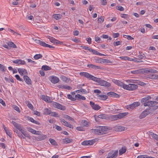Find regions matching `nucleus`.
Returning a JSON list of instances; mask_svg holds the SVG:
<instances>
[{
	"label": "nucleus",
	"mask_w": 158,
	"mask_h": 158,
	"mask_svg": "<svg viewBox=\"0 0 158 158\" xmlns=\"http://www.w3.org/2000/svg\"><path fill=\"white\" fill-rule=\"evenodd\" d=\"M80 74L82 76H84L89 79L93 80L98 83V84L101 86L109 87L111 85L109 82L101 79V78L94 77L87 72H81Z\"/></svg>",
	"instance_id": "obj_1"
},
{
	"label": "nucleus",
	"mask_w": 158,
	"mask_h": 158,
	"mask_svg": "<svg viewBox=\"0 0 158 158\" xmlns=\"http://www.w3.org/2000/svg\"><path fill=\"white\" fill-rule=\"evenodd\" d=\"M111 130V128L110 127L98 126L96 129H91V132L95 134L101 135L106 134L107 131Z\"/></svg>",
	"instance_id": "obj_2"
},
{
	"label": "nucleus",
	"mask_w": 158,
	"mask_h": 158,
	"mask_svg": "<svg viewBox=\"0 0 158 158\" xmlns=\"http://www.w3.org/2000/svg\"><path fill=\"white\" fill-rule=\"evenodd\" d=\"M127 114L126 113H122L117 115H114L110 116L108 117V120H110L112 121H115L118 119H121L124 117Z\"/></svg>",
	"instance_id": "obj_3"
},
{
	"label": "nucleus",
	"mask_w": 158,
	"mask_h": 158,
	"mask_svg": "<svg viewBox=\"0 0 158 158\" xmlns=\"http://www.w3.org/2000/svg\"><path fill=\"white\" fill-rule=\"evenodd\" d=\"M158 104V102L155 101H149L147 104H145V106H148L152 107V109L154 110H156L158 108V106L156 105Z\"/></svg>",
	"instance_id": "obj_4"
},
{
	"label": "nucleus",
	"mask_w": 158,
	"mask_h": 158,
	"mask_svg": "<svg viewBox=\"0 0 158 158\" xmlns=\"http://www.w3.org/2000/svg\"><path fill=\"white\" fill-rule=\"evenodd\" d=\"M123 86L124 87V89L129 90H134L138 88L137 85L134 84H129L127 85L125 84Z\"/></svg>",
	"instance_id": "obj_5"
},
{
	"label": "nucleus",
	"mask_w": 158,
	"mask_h": 158,
	"mask_svg": "<svg viewBox=\"0 0 158 158\" xmlns=\"http://www.w3.org/2000/svg\"><path fill=\"white\" fill-rule=\"evenodd\" d=\"M151 109V107H148V109L143 111L140 114L139 118L140 119H142L144 118L148 114H150L149 110Z\"/></svg>",
	"instance_id": "obj_6"
},
{
	"label": "nucleus",
	"mask_w": 158,
	"mask_h": 158,
	"mask_svg": "<svg viewBox=\"0 0 158 158\" xmlns=\"http://www.w3.org/2000/svg\"><path fill=\"white\" fill-rule=\"evenodd\" d=\"M140 105L139 102H134L132 104L126 106V108L128 110H130L139 106Z\"/></svg>",
	"instance_id": "obj_7"
},
{
	"label": "nucleus",
	"mask_w": 158,
	"mask_h": 158,
	"mask_svg": "<svg viewBox=\"0 0 158 158\" xmlns=\"http://www.w3.org/2000/svg\"><path fill=\"white\" fill-rule=\"evenodd\" d=\"M53 106L55 108L61 110H65V106L62 105L60 103L54 102L53 103Z\"/></svg>",
	"instance_id": "obj_8"
},
{
	"label": "nucleus",
	"mask_w": 158,
	"mask_h": 158,
	"mask_svg": "<svg viewBox=\"0 0 158 158\" xmlns=\"http://www.w3.org/2000/svg\"><path fill=\"white\" fill-rule=\"evenodd\" d=\"M118 151L117 150L112 151L108 154L106 158H115L118 155Z\"/></svg>",
	"instance_id": "obj_9"
},
{
	"label": "nucleus",
	"mask_w": 158,
	"mask_h": 158,
	"mask_svg": "<svg viewBox=\"0 0 158 158\" xmlns=\"http://www.w3.org/2000/svg\"><path fill=\"white\" fill-rule=\"evenodd\" d=\"M151 96L148 95L143 98L141 100L140 102L145 106V104H147V103L149 101V100L151 99Z\"/></svg>",
	"instance_id": "obj_10"
},
{
	"label": "nucleus",
	"mask_w": 158,
	"mask_h": 158,
	"mask_svg": "<svg viewBox=\"0 0 158 158\" xmlns=\"http://www.w3.org/2000/svg\"><path fill=\"white\" fill-rule=\"evenodd\" d=\"M127 129V127L120 126H116L114 127V129L116 131H122Z\"/></svg>",
	"instance_id": "obj_11"
},
{
	"label": "nucleus",
	"mask_w": 158,
	"mask_h": 158,
	"mask_svg": "<svg viewBox=\"0 0 158 158\" xmlns=\"http://www.w3.org/2000/svg\"><path fill=\"white\" fill-rule=\"evenodd\" d=\"M90 104L92 109L94 110H98L101 108V107L98 105L95 104L94 102L92 101H90Z\"/></svg>",
	"instance_id": "obj_12"
},
{
	"label": "nucleus",
	"mask_w": 158,
	"mask_h": 158,
	"mask_svg": "<svg viewBox=\"0 0 158 158\" xmlns=\"http://www.w3.org/2000/svg\"><path fill=\"white\" fill-rule=\"evenodd\" d=\"M60 122L64 125L71 128H73V126L71 124L66 121L63 118H60Z\"/></svg>",
	"instance_id": "obj_13"
},
{
	"label": "nucleus",
	"mask_w": 158,
	"mask_h": 158,
	"mask_svg": "<svg viewBox=\"0 0 158 158\" xmlns=\"http://www.w3.org/2000/svg\"><path fill=\"white\" fill-rule=\"evenodd\" d=\"M95 142L94 140L84 141L81 143L83 145H90L93 144Z\"/></svg>",
	"instance_id": "obj_14"
},
{
	"label": "nucleus",
	"mask_w": 158,
	"mask_h": 158,
	"mask_svg": "<svg viewBox=\"0 0 158 158\" xmlns=\"http://www.w3.org/2000/svg\"><path fill=\"white\" fill-rule=\"evenodd\" d=\"M112 81L114 83L119 86L122 87L123 88V89H124V87L123 86H124V85H125V84H124L123 83L120 81H119V80H118L114 79H113L112 80Z\"/></svg>",
	"instance_id": "obj_15"
},
{
	"label": "nucleus",
	"mask_w": 158,
	"mask_h": 158,
	"mask_svg": "<svg viewBox=\"0 0 158 158\" xmlns=\"http://www.w3.org/2000/svg\"><path fill=\"white\" fill-rule=\"evenodd\" d=\"M49 78L51 82L54 84L56 83L59 81V78L55 76L50 77Z\"/></svg>",
	"instance_id": "obj_16"
},
{
	"label": "nucleus",
	"mask_w": 158,
	"mask_h": 158,
	"mask_svg": "<svg viewBox=\"0 0 158 158\" xmlns=\"http://www.w3.org/2000/svg\"><path fill=\"white\" fill-rule=\"evenodd\" d=\"M107 95L110 97H114L116 98H119L120 96V95L113 92H109L107 93Z\"/></svg>",
	"instance_id": "obj_17"
},
{
	"label": "nucleus",
	"mask_w": 158,
	"mask_h": 158,
	"mask_svg": "<svg viewBox=\"0 0 158 158\" xmlns=\"http://www.w3.org/2000/svg\"><path fill=\"white\" fill-rule=\"evenodd\" d=\"M87 66L90 68L94 69H103L102 68L98 66H96L94 64H88L87 65Z\"/></svg>",
	"instance_id": "obj_18"
},
{
	"label": "nucleus",
	"mask_w": 158,
	"mask_h": 158,
	"mask_svg": "<svg viewBox=\"0 0 158 158\" xmlns=\"http://www.w3.org/2000/svg\"><path fill=\"white\" fill-rule=\"evenodd\" d=\"M24 79L27 84L29 85L31 84V79L26 75L23 76Z\"/></svg>",
	"instance_id": "obj_19"
},
{
	"label": "nucleus",
	"mask_w": 158,
	"mask_h": 158,
	"mask_svg": "<svg viewBox=\"0 0 158 158\" xmlns=\"http://www.w3.org/2000/svg\"><path fill=\"white\" fill-rule=\"evenodd\" d=\"M13 62L17 64H25V62L24 60H17L13 61Z\"/></svg>",
	"instance_id": "obj_20"
},
{
	"label": "nucleus",
	"mask_w": 158,
	"mask_h": 158,
	"mask_svg": "<svg viewBox=\"0 0 158 158\" xmlns=\"http://www.w3.org/2000/svg\"><path fill=\"white\" fill-rule=\"evenodd\" d=\"M40 44L45 47H48L50 48H55L54 47L47 44L45 42L42 41H41Z\"/></svg>",
	"instance_id": "obj_21"
},
{
	"label": "nucleus",
	"mask_w": 158,
	"mask_h": 158,
	"mask_svg": "<svg viewBox=\"0 0 158 158\" xmlns=\"http://www.w3.org/2000/svg\"><path fill=\"white\" fill-rule=\"evenodd\" d=\"M75 98L76 100L77 99L79 100H84L85 99V97L79 94H77L75 95Z\"/></svg>",
	"instance_id": "obj_22"
},
{
	"label": "nucleus",
	"mask_w": 158,
	"mask_h": 158,
	"mask_svg": "<svg viewBox=\"0 0 158 158\" xmlns=\"http://www.w3.org/2000/svg\"><path fill=\"white\" fill-rule=\"evenodd\" d=\"M11 123L14 125V126L16 127L18 130H22V129L21 128V126L18 123H16V122L12 121L11 122Z\"/></svg>",
	"instance_id": "obj_23"
},
{
	"label": "nucleus",
	"mask_w": 158,
	"mask_h": 158,
	"mask_svg": "<svg viewBox=\"0 0 158 158\" xmlns=\"http://www.w3.org/2000/svg\"><path fill=\"white\" fill-rule=\"evenodd\" d=\"M59 87L62 89H65L68 90H71L72 89L71 87L67 85H60Z\"/></svg>",
	"instance_id": "obj_24"
},
{
	"label": "nucleus",
	"mask_w": 158,
	"mask_h": 158,
	"mask_svg": "<svg viewBox=\"0 0 158 158\" xmlns=\"http://www.w3.org/2000/svg\"><path fill=\"white\" fill-rule=\"evenodd\" d=\"M98 117L99 118H101L102 119L106 120H108V116L107 115L104 114L98 115Z\"/></svg>",
	"instance_id": "obj_25"
},
{
	"label": "nucleus",
	"mask_w": 158,
	"mask_h": 158,
	"mask_svg": "<svg viewBox=\"0 0 158 158\" xmlns=\"http://www.w3.org/2000/svg\"><path fill=\"white\" fill-rule=\"evenodd\" d=\"M140 73H150V69L145 68L140 69Z\"/></svg>",
	"instance_id": "obj_26"
},
{
	"label": "nucleus",
	"mask_w": 158,
	"mask_h": 158,
	"mask_svg": "<svg viewBox=\"0 0 158 158\" xmlns=\"http://www.w3.org/2000/svg\"><path fill=\"white\" fill-rule=\"evenodd\" d=\"M98 95L99 99L100 100H105L108 98V96L106 95Z\"/></svg>",
	"instance_id": "obj_27"
},
{
	"label": "nucleus",
	"mask_w": 158,
	"mask_h": 158,
	"mask_svg": "<svg viewBox=\"0 0 158 158\" xmlns=\"http://www.w3.org/2000/svg\"><path fill=\"white\" fill-rule=\"evenodd\" d=\"M62 116L63 117L67 119L69 121H73V118L67 115L63 114H62Z\"/></svg>",
	"instance_id": "obj_28"
},
{
	"label": "nucleus",
	"mask_w": 158,
	"mask_h": 158,
	"mask_svg": "<svg viewBox=\"0 0 158 158\" xmlns=\"http://www.w3.org/2000/svg\"><path fill=\"white\" fill-rule=\"evenodd\" d=\"M60 78L63 81L66 82V83L70 81L69 78H68L64 76H61L60 77Z\"/></svg>",
	"instance_id": "obj_29"
},
{
	"label": "nucleus",
	"mask_w": 158,
	"mask_h": 158,
	"mask_svg": "<svg viewBox=\"0 0 158 158\" xmlns=\"http://www.w3.org/2000/svg\"><path fill=\"white\" fill-rule=\"evenodd\" d=\"M18 71L19 73H21L22 72L24 74L26 75L27 74V70L24 69L19 68L18 69Z\"/></svg>",
	"instance_id": "obj_30"
},
{
	"label": "nucleus",
	"mask_w": 158,
	"mask_h": 158,
	"mask_svg": "<svg viewBox=\"0 0 158 158\" xmlns=\"http://www.w3.org/2000/svg\"><path fill=\"white\" fill-rule=\"evenodd\" d=\"M73 140L72 139L66 138L63 139V143H68L72 142Z\"/></svg>",
	"instance_id": "obj_31"
},
{
	"label": "nucleus",
	"mask_w": 158,
	"mask_h": 158,
	"mask_svg": "<svg viewBox=\"0 0 158 158\" xmlns=\"http://www.w3.org/2000/svg\"><path fill=\"white\" fill-rule=\"evenodd\" d=\"M51 111L49 109L45 108L44 110L43 114L46 115H49Z\"/></svg>",
	"instance_id": "obj_32"
},
{
	"label": "nucleus",
	"mask_w": 158,
	"mask_h": 158,
	"mask_svg": "<svg viewBox=\"0 0 158 158\" xmlns=\"http://www.w3.org/2000/svg\"><path fill=\"white\" fill-rule=\"evenodd\" d=\"M53 17L56 20L60 19L62 15L59 14H54L53 15Z\"/></svg>",
	"instance_id": "obj_33"
},
{
	"label": "nucleus",
	"mask_w": 158,
	"mask_h": 158,
	"mask_svg": "<svg viewBox=\"0 0 158 158\" xmlns=\"http://www.w3.org/2000/svg\"><path fill=\"white\" fill-rule=\"evenodd\" d=\"M8 45L10 47L14 48H17L16 46L12 42H9L7 43Z\"/></svg>",
	"instance_id": "obj_34"
},
{
	"label": "nucleus",
	"mask_w": 158,
	"mask_h": 158,
	"mask_svg": "<svg viewBox=\"0 0 158 158\" xmlns=\"http://www.w3.org/2000/svg\"><path fill=\"white\" fill-rule=\"evenodd\" d=\"M126 151V148L125 147H122L121 149L119 150V153L120 155H122Z\"/></svg>",
	"instance_id": "obj_35"
},
{
	"label": "nucleus",
	"mask_w": 158,
	"mask_h": 158,
	"mask_svg": "<svg viewBox=\"0 0 158 158\" xmlns=\"http://www.w3.org/2000/svg\"><path fill=\"white\" fill-rule=\"evenodd\" d=\"M42 69L45 71L50 70L51 69V68L47 65H43L42 67Z\"/></svg>",
	"instance_id": "obj_36"
},
{
	"label": "nucleus",
	"mask_w": 158,
	"mask_h": 158,
	"mask_svg": "<svg viewBox=\"0 0 158 158\" xmlns=\"http://www.w3.org/2000/svg\"><path fill=\"white\" fill-rule=\"evenodd\" d=\"M47 138V136L46 135H40L38 137V139H39V140H42L45 139Z\"/></svg>",
	"instance_id": "obj_37"
},
{
	"label": "nucleus",
	"mask_w": 158,
	"mask_h": 158,
	"mask_svg": "<svg viewBox=\"0 0 158 158\" xmlns=\"http://www.w3.org/2000/svg\"><path fill=\"white\" fill-rule=\"evenodd\" d=\"M49 114L52 116H53L55 117H59L58 114L55 112H52L51 111Z\"/></svg>",
	"instance_id": "obj_38"
},
{
	"label": "nucleus",
	"mask_w": 158,
	"mask_h": 158,
	"mask_svg": "<svg viewBox=\"0 0 158 158\" xmlns=\"http://www.w3.org/2000/svg\"><path fill=\"white\" fill-rule=\"evenodd\" d=\"M47 37L48 39L52 43H54L55 41H56V39L48 35L47 36Z\"/></svg>",
	"instance_id": "obj_39"
},
{
	"label": "nucleus",
	"mask_w": 158,
	"mask_h": 158,
	"mask_svg": "<svg viewBox=\"0 0 158 158\" xmlns=\"http://www.w3.org/2000/svg\"><path fill=\"white\" fill-rule=\"evenodd\" d=\"M150 135H151L152 137L156 140L158 137V135L153 133L152 132H150Z\"/></svg>",
	"instance_id": "obj_40"
},
{
	"label": "nucleus",
	"mask_w": 158,
	"mask_h": 158,
	"mask_svg": "<svg viewBox=\"0 0 158 158\" xmlns=\"http://www.w3.org/2000/svg\"><path fill=\"white\" fill-rule=\"evenodd\" d=\"M76 92H77L78 93H81L82 94H84L85 93H86V90L83 89H80L79 90H77L76 91Z\"/></svg>",
	"instance_id": "obj_41"
},
{
	"label": "nucleus",
	"mask_w": 158,
	"mask_h": 158,
	"mask_svg": "<svg viewBox=\"0 0 158 158\" xmlns=\"http://www.w3.org/2000/svg\"><path fill=\"white\" fill-rule=\"evenodd\" d=\"M42 56L41 54H36L34 56V58L35 60H38L40 58H41Z\"/></svg>",
	"instance_id": "obj_42"
},
{
	"label": "nucleus",
	"mask_w": 158,
	"mask_h": 158,
	"mask_svg": "<svg viewBox=\"0 0 158 158\" xmlns=\"http://www.w3.org/2000/svg\"><path fill=\"white\" fill-rule=\"evenodd\" d=\"M29 120L31 122H32V123H35L36 124H38V125H40V123H39L37 121L34 120V119L32 118H30Z\"/></svg>",
	"instance_id": "obj_43"
},
{
	"label": "nucleus",
	"mask_w": 158,
	"mask_h": 158,
	"mask_svg": "<svg viewBox=\"0 0 158 158\" xmlns=\"http://www.w3.org/2000/svg\"><path fill=\"white\" fill-rule=\"evenodd\" d=\"M140 69L136 70H134L131 71V73L134 74H136L138 73H140Z\"/></svg>",
	"instance_id": "obj_44"
},
{
	"label": "nucleus",
	"mask_w": 158,
	"mask_h": 158,
	"mask_svg": "<svg viewBox=\"0 0 158 158\" xmlns=\"http://www.w3.org/2000/svg\"><path fill=\"white\" fill-rule=\"evenodd\" d=\"M42 99L44 100L46 102H48L49 99L48 97L47 96H45L44 95H43L42 96Z\"/></svg>",
	"instance_id": "obj_45"
},
{
	"label": "nucleus",
	"mask_w": 158,
	"mask_h": 158,
	"mask_svg": "<svg viewBox=\"0 0 158 158\" xmlns=\"http://www.w3.org/2000/svg\"><path fill=\"white\" fill-rule=\"evenodd\" d=\"M104 17L103 16H101L99 18L98 20V23H102L104 21Z\"/></svg>",
	"instance_id": "obj_46"
},
{
	"label": "nucleus",
	"mask_w": 158,
	"mask_h": 158,
	"mask_svg": "<svg viewBox=\"0 0 158 158\" xmlns=\"http://www.w3.org/2000/svg\"><path fill=\"white\" fill-rule=\"evenodd\" d=\"M5 80L7 82H11L12 83L14 82L13 79L11 78H10L9 79H8V78L6 77H5Z\"/></svg>",
	"instance_id": "obj_47"
},
{
	"label": "nucleus",
	"mask_w": 158,
	"mask_h": 158,
	"mask_svg": "<svg viewBox=\"0 0 158 158\" xmlns=\"http://www.w3.org/2000/svg\"><path fill=\"white\" fill-rule=\"evenodd\" d=\"M68 98L72 101H75L76 100L75 97H73L70 94H68L67 95Z\"/></svg>",
	"instance_id": "obj_48"
},
{
	"label": "nucleus",
	"mask_w": 158,
	"mask_h": 158,
	"mask_svg": "<svg viewBox=\"0 0 158 158\" xmlns=\"http://www.w3.org/2000/svg\"><path fill=\"white\" fill-rule=\"evenodd\" d=\"M138 56V58L140 59H143L145 57V56L144 54H140Z\"/></svg>",
	"instance_id": "obj_49"
},
{
	"label": "nucleus",
	"mask_w": 158,
	"mask_h": 158,
	"mask_svg": "<svg viewBox=\"0 0 158 158\" xmlns=\"http://www.w3.org/2000/svg\"><path fill=\"white\" fill-rule=\"evenodd\" d=\"M49 140L50 143L54 145H56V142L54 139L50 138L49 139Z\"/></svg>",
	"instance_id": "obj_50"
},
{
	"label": "nucleus",
	"mask_w": 158,
	"mask_h": 158,
	"mask_svg": "<svg viewBox=\"0 0 158 158\" xmlns=\"http://www.w3.org/2000/svg\"><path fill=\"white\" fill-rule=\"evenodd\" d=\"M27 130L29 131L32 133L33 134L34 133H35V130L30 127L28 128Z\"/></svg>",
	"instance_id": "obj_51"
},
{
	"label": "nucleus",
	"mask_w": 158,
	"mask_h": 158,
	"mask_svg": "<svg viewBox=\"0 0 158 158\" xmlns=\"http://www.w3.org/2000/svg\"><path fill=\"white\" fill-rule=\"evenodd\" d=\"M15 77H16V79L18 80H19V81H23V79L21 78L20 77H19V76L18 75H17H17H15Z\"/></svg>",
	"instance_id": "obj_52"
},
{
	"label": "nucleus",
	"mask_w": 158,
	"mask_h": 158,
	"mask_svg": "<svg viewBox=\"0 0 158 158\" xmlns=\"http://www.w3.org/2000/svg\"><path fill=\"white\" fill-rule=\"evenodd\" d=\"M137 83L139 84L141 86H144L146 85V84L145 83L142 82L141 81H139L138 80H137Z\"/></svg>",
	"instance_id": "obj_53"
},
{
	"label": "nucleus",
	"mask_w": 158,
	"mask_h": 158,
	"mask_svg": "<svg viewBox=\"0 0 158 158\" xmlns=\"http://www.w3.org/2000/svg\"><path fill=\"white\" fill-rule=\"evenodd\" d=\"M110 60H108L107 59H102V61H98L99 63H109Z\"/></svg>",
	"instance_id": "obj_54"
},
{
	"label": "nucleus",
	"mask_w": 158,
	"mask_h": 158,
	"mask_svg": "<svg viewBox=\"0 0 158 158\" xmlns=\"http://www.w3.org/2000/svg\"><path fill=\"white\" fill-rule=\"evenodd\" d=\"M116 9L118 10L121 11H123L124 10V8L122 6H117Z\"/></svg>",
	"instance_id": "obj_55"
},
{
	"label": "nucleus",
	"mask_w": 158,
	"mask_h": 158,
	"mask_svg": "<svg viewBox=\"0 0 158 158\" xmlns=\"http://www.w3.org/2000/svg\"><path fill=\"white\" fill-rule=\"evenodd\" d=\"M121 44V42L119 41L114 42L113 43V45L114 46H118V45H120Z\"/></svg>",
	"instance_id": "obj_56"
},
{
	"label": "nucleus",
	"mask_w": 158,
	"mask_h": 158,
	"mask_svg": "<svg viewBox=\"0 0 158 158\" xmlns=\"http://www.w3.org/2000/svg\"><path fill=\"white\" fill-rule=\"evenodd\" d=\"M93 54H96V55H98L102 56H103L104 55V54H102V53L99 52L98 51H96L95 50V51L94 52Z\"/></svg>",
	"instance_id": "obj_57"
},
{
	"label": "nucleus",
	"mask_w": 158,
	"mask_h": 158,
	"mask_svg": "<svg viewBox=\"0 0 158 158\" xmlns=\"http://www.w3.org/2000/svg\"><path fill=\"white\" fill-rule=\"evenodd\" d=\"M13 108L14 110H16L18 112L20 113V110L19 109V108L18 106H14Z\"/></svg>",
	"instance_id": "obj_58"
},
{
	"label": "nucleus",
	"mask_w": 158,
	"mask_h": 158,
	"mask_svg": "<svg viewBox=\"0 0 158 158\" xmlns=\"http://www.w3.org/2000/svg\"><path fill=\"white\" fill-rule=\"evenodd\" d=\"M5 131L7 135H8L10 137H11V134L8 129L6 130Z\"/></svg>",
	"instance_id": "obj_59"
},
{
	"label": "nucleus",
	"mask_w": 158,
	"mask_h": 158,
	"mask_svg": "<svg viewBox=\"0 0 158 158\" xmlns=\"http://www.w3.org/2000/svg\"><path fill=\"white\" fill-rule=\"evenodd\" d=\"M150 73H158V71L154 69H150Z\"/></svg>",
	"instance_id": "obj_60"
},
{
	"label": "nucleus",
	"mask_w": 158,
	"mask_h": 158,
	"mask_svg": "<svg viewBox=\"0 0 158 158\" xmlns=\"http://www.w3.org/2000/svg\"><path fill=\"white\" fill-rule=\"evenodd\" d=\"M119 35V34L118 33H113V36L114 38H117Z\"/></svg>",
	"instance_id": "obj_61"
},
{
	"label": "nucleus",
	"mask_w": 158,
	"mask_h": 158,
	"mask_svg": "<svg viewBox=\"0 0 158 158\" xmlns=\"http://www.w3.org/2000/svg\"><path fill=\"white\" fill-rule=\"evenodd\" d=\"M121 16L123 18L126 19L128 18V15L126 14H121Z\"/></svg>",
	"instance_id": "obj_62"
},
{
	"label": "nucleus",
	"mask_w": 158,
	"mask_h": 158,
	"mask_svg": "<svg viewBox=\"0 0 158 158\" xmlns=\"http://www.w3.org/2000/svg\"><path fill=\"white\" fill-rule=\"evenodd\" d=\"M0 103H1L4 106H6L5 102L1 98H0Z\"/></svg>",
	"instance_id": "obj_63"
},
{
	"label": "nucleus",
	"mask_w": 158,
	"mask_h": 158,
	"mask_svg": "<svg viewBox=\"0 0 158 158\" xmlns=\"http://www.w3.org/2000/svg\"><path fill=\"white\" fill-rule=\"evenodd\" d=\"M148 157L146 155H140L138 156L137 158H146Z\"/></svg>",
	"instance_id": "obj_64"
}]
</instances>
